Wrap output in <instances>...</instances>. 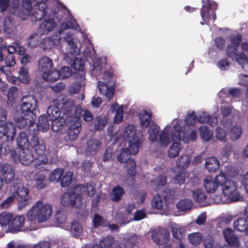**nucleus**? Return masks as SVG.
<instances>
[{"mask_svg":"<svg viewBox=\"0 0 248 248\" xmlns=\"http://www.w3.org/2000/svg\"><path fill=\"white\" fill-rule=\"evenodd\" d=\"M33 126H28L27 133L19 132L17 136L16 143L20 149L31 147L34 150L36 155H43L46 150V146L43 139L38 137V131Z\"/></svg>","mask_w":248,"mask_h":248,"instance_id":"1","label":"nucleus"},{"mask_svg":"<svg viewBox=\"0 0 248 248\" xmlns=\"http://www.w3.org/2000/svg\"><path fill=\"white\" fill-rule=\"evenodd\" d=\"M21 111L16 114V125L20 128H24L27 125L29 119L32 121L36 119L34 112L36 108L37 101L33 95L24 96L21 99Z\"/></svg>","mask_w":248,"mask_h":248,"instance_id":"2","label":"nucleus"},{"mask_svg":"<svg viewBox=\"0 0 248 248\" xmlns=\"http://www.w3.org/2000/svg\"><path fill=\"white\" fill-rule=\"evenodd\" d=\"M224 180L220 183L222 193L229 199L232 202H236L243 199V197L240 194L237 187V184L233 181L228 179L224 173Z\"/></svg>","mask_w":248,"mask_h":248,"instance_id":"3","label":"nucleus"},{"mask_svg":"<svg viewBox=\"0 0 248 248\" xmlns=\"http://www.w3.org/2000/svg\"><path fill=\"white\" fill-rule=\"evenodd\" d=\"M48 12L50 14L49 16H54L57 13L54 10V1L50 3L48 6L45 2H42L36 6H33L30 12L31 13L32 20L34 21H40Z\"/></svg>","mask_w":248,"mask_h":248,"instance_id":"4","label":"nucleus"},{"mask_svg":"<svg viewBox=\"0 0 248 248\" xmlns=\"http://www.w3.org/2000/svg\"><path fill=\"white\" fill-rule=\"evenodd\" d=\"M13 196L18 201L19 208H23L29 203V189L23 186L20 180H16L13 183Z\"/></svg>","mask_w":248,"mask_h":248,"instance_id":"5","label":"nucleus"},{"mask_svg":"<svg viewBox=\"0 0 248 248\" xmlns=\"http://www.w3.org/2000/svg\"><path fill=\"white\" fill-rule=\"evenodd\" d=\"M131 153L126 148L123 149L120 153L119 156H117V159L121 163H126L125 168H126V175L131 179H134L136 174V163L133 158H130Z\"/></svg>","mask_w":248,"mask_h":248,"instance_id":"6","label":"nucleus"},{"mask_svg":"<svg viewBox=\"0 0 248 248\" xmlns=\"http://www.w3.org/2000/svg\"><path fill=\"white\" fill-rule=\"evenodd\" d=\"M174 131L171 133V141L172 144L168 151V155L170 158H174L178 156L181 149L180 144L181 140V127L178 124H176L173 127Z\"/></svg>","mask_w":248,"mask_h":248,"instance_id":"7","label":"nucleus"},{"mask_svg":"<svg viewBox=\"0 0 248 248\" xmlns=\"http://www.w3.org/2000/svg\"><path fill=\"white\" fill-rule=\"evenodd\" d=\"M202 2L203 5L201 10V15L203 21L205 23L208 22L212 16L213 20H215L216 19L215 11L217 7V3L211 0H206L205 3H204V0H202Z\"/></svg>","mask_w":248,"mask_h":248,"instance_id":"8","label":"nucleus"},{"mask_svg":"<svg viewBox=\"0 0 248 248\" xmlns=\"http://www.w3.org/2000/svg\"><path fill=\"white\" fill-rule=\"evenodd\" d=\"M73 120L68 123V129L67 135L65 137L66 140L73 141L76 140L81 130V124L80 122V117H73Z\"/></svg>","mask_w":248,"mask_h":248,"instance_id":"9","label":"nucleus"},{"mask_svg":"<svg viewBox=\"0 0 248 248\" xmlns=\"http://www.w3.org/2000/svg\"><path fill=\"white\" fill-rule=\"evenodd\" d=\"M16 133V128L13 123L0 121V139L5 136L7 140L13 141Z\"/></svg>","mask_w":248,"mask_h":248,"instance_id":"10","label":"nucleus"},{"mask_svg":"<svg viewBox=\"0 0 248 248\" xmlns=\"http://www.w3.org/2000/svg\"><path fill=\"white\" fill-rule=\"evenodd\" d=\"M151 237L158 245L167 244L170 239V232L165 228L155 230L152 232Z\"/></svg>","mask_w":248,"mask_h":248,"instance_id":"11","label":"nucleus"},{"mask_svg":"<svg viewBox=\"0 0 248 248\" xmlns=\"http://www.w3.org/2000/svg\"><path fill=\"white\" fill-rule=\"evenodd\" d=\"M224 180L223 175L221 173L217 175L214 180L212 177L207 176L204 179V188L208 193H214L220 186L221 182Z\"/></svg>","mask_w":248,"mask_h":248,"instance_id":"12","label":"nucleus"},{"mask_svg":"<svg viewBox=\"0 0 248 248\" xmlns=\"http://www.w3.org/2000/svg\"><path fill=\"white\" fill-rule=\"evenodd\" d=\"M223 235L228 245H224L221 247L217 248H223L225 246H229L230 248H238L240 247L239 238L232 229L228 228L225 229L223 232Z\"/></svg>","mask_w":248,"mask_h":248,"instance_id":"13","label":"nucleus"},{"mask_svg":"<svg viewBox=\"0 0 248 248\" xmlns=\"http://www.w3.org/2000/svg\"><path fill=\"white\" fill-rule=\"evenodd\" d=\"M37 207L38 222L42 223L47 220L51 216L52 208L50 205H44L41 201H38L36 203Z\"/></svg>","mask_w":248,"mask_h":248,"instance_id":"14","label":"nucleus"},{"mask_svg":"<svg viewBox=\"0 0 248 248\" xmlns=\"http://www.w3.org/2000/svg\"><path fill=\"white\" fill-rule=\"evenodd\" d=\"M25 218L23 216L17 215L15 217L9 225V228L13 233L27 231L29 228L25 226Z\"/></svg>","mask_w":248,"mask_h":248,"instance_id":"15","label":"nucleus"},{"mask_svg":"<svg viewBox=\"0 0 248 248\" xmlns=\"http://www.w3.org/2000/svg\"><path fill=\"white\" fill-rule=\"evenodd\" d=\"M35 119L31 121V119H29L27 121V125L28 126H33L36 127L38 130V134L39 131H41L43 132H46L49 128V119L48 117L46 116L45 114L40 115L38 120V123H35Z\"/></svg>","mask_w":248,"mask_h":248,"instance_id":"16","label":"nucleus"},{"mask_svg":"<svg viewBox=\"0 0 248 248\" xmlns=\"http://www.w3.org/2000/svg\"><path fill=\"white\" fill-rule=\"evenodd\" d=\"M19 4V0H0V12L8 10L11 14L15 15L18 11Z\"/></svg>","mask_w":248,"mask_h":248,"instance_id":"17","label":"nucleus"},{"mask_svg":"<svg viewBox=\"0 0 248 248\" xmlns=\"http://www.w3.org/2000/svg\"><path fill=\"white\" fill-rule=\"evenodd\" d=\"M65 117L63 116L58 118H53V119L50 122H51V129L53 131L57 132L60 131L62 129L63 127L67 124L68 125V122L73 120L72 115H67L64 114Z\"/></svg>","mask_w":248,"mask_h":248,"instance_id":"18","label":"nucleus"},{"mask_svg":"<svg viewBox=\"0 0 248 248\" xmlns=\"http://www.w3.org/2000/svg\"><path fill=\"white\" fill-rule=\"evenodd\" d=\"M38 71L46 76L53 68L52 60L49 57L44 56L38 60Z\"/></svg>","mask_w":248,"mask_h":248,"instance_id":"19","label":"nucleus"},{"mask_svg":"<svg viewBox=\"0 0 248 248\" xmlns=\"http://www.w3.org/2000/svg\"><path fill=\"white\" fill-rule=\"evenodd\" d=\"M33 180L37 190L45 189L48 184L46 174L44 170H39L35 173L33 176Z\"/></svg>","mask_w":248,"mask_h":248,"instance_id":"20","label":"nucleus"},{"mask_svg":"<svg viewBox=\"0 0 248 248\" xmlns=\"http://www.w3.org/2000/svg\"><path fill=\"white\" fill-rule=\"evenodd\" d=\"M56 26V22L53 18H48L43 21L39 25L38 31L41 35H46L52 31Z\"/></svg>","mask_w":248,"mask_h":248,"instance_id":"21","label":"nucleus"},{"mask_svg":"<svg viewBox=\"0 0 248 248\" xmlns=\"http://www.w3.org/2000/svg\"><path fill=\"white\" fill-rule=\"evenodd\" d=\"M31 147L24 148L19 150V161L25 166L29 165L34 159Z\"/></svg>","mask_w":248,"mask_h":248,"instance_id":"22","label":"nucleus"},{"mask_svg":"<svg viewBox=\"0 0 248 248\" xmlns=\"http://www.w3.org/2000/svg\"><path fill=\"white\" fill-rule=\"evenodd\" d=\"M48 0H22V6L23 9V13L25 16V19L30 15L31 9L33 6H36L37 5L41 4L42 2L46 3L47 6L49 3Z\"/></svg>","mask_w":248,"mask_h":248,"instance_id":"23","label":"nucleus"},{"mask_svg":"<svg viewBox=\"0 0 248 248\" xmlns=\"http://www.w3.org/2000/svg\"><path fill=\"white\" fill-rule=\"evenodd\" d=\"M48 0H22V6L23 9V13L25 16V19L30 15L31 9L33 6H36L37 5L41 4L42 2L46 3L47 6L49 3Z\"/></svg>","mask_w":248,"mask_h":248,"instance_id":"24","label":"nucleus"},{"mask_svg":"<svg viewBox=\"0 0 248 248\" xmlns=\"http://www.w3.org/2000/svg\"><path fill=\"white\" fill-rule=\"evenodd\" d=\"M222 115V119L221 121V124L225 128H230L232 124V117L231 116L232 108L229 107H223L221 109Z\"/></svg>","mask_w":248,"mask_h":248,"instance_id":"25","label":"nucleus"},{"mask_svg":"<svg viewBox=\"0 0 248 248\" xmlns=\"http://www.w3.org/2000/svg\"><path fill=\"white\" fill-rule=\"evenodd\" d=\"M73 40V33L70 32L67 33L64 36V40L68 46V51L74 56H76L79 54L80 50Z\"/></svg>","mask_w":248,"mask_h":248,"instance_id":"26","label":"nucleus"},{"mask_svg":"<svg viewBox=\"0 0 248 248\" xmlns=\"http://www.w3.org/2000/svg\"><path fill=\"white\" fill-rule=\"evenodd\" d=\"M1 172L6 183H10L14 180L15 170L12 165L5 163L1 166Z\"/></svg>","mask_w":248,"mask_h":248,"instance_id":"27","label":"nucleus"},{"mask_svg":"<svg viewBox=\"0 0 248 248\" xmlns=\"http://www.w3.org/2000/svg\"><path fill=\"white\" fill-rule=\"evenodd\" d=\"M129 146L127 148L132 155H136L142 143V136L128 139Z\"/></svg>","mask_w":248,"mask_h":248,"instance_id":"28","label":"nucleus"},{"mask_svg":"<svg viewBox=\"0 0 248 248\" xmlns=\"http://www.w3.org/2000/svg\"><path fill=\"white\" fill-rule=\"evenodd\" d=\"M98 87L100 93L104 95L107 99L109 100L113 96L114 88L111 86H108L106 83L101 81L98 82Z\"/></svg>","mask_w":248,"mask_h":248,"instance_id":"29","label":"nucleus"},{"mask_svg":"<svg viewBox=\"0 0 248 248\" xmlns=\"http://www.w3.org/2000/svg\"><path fill=\"white\" fill-rule=\"evenodd\" d=\"M77 198L74 194L64 193L61 197V202L62 204L65 207H75Z\"/></svg>","mask_w":248,"mask_h":248,"instance_id":"30","label":"nucleus"},{"mask_svg":"<svg viewBox=\"0 0 248 248\" xmlns=\"http://www.w3.org/2000/svg\"><path fill=\"white\" fill-rule=\"evenodd\" d=\"M205 166L209 172H214L219 169L220 164L217 158L211 156L206 159Z\"/></svg>","mask_w":248,"mask_h":248,"instance_id":"31","label":"nucleus"},{"mask_svg":"<svg viewBox=\"0 0 248 248\" xmlns=\"http://www.w3.org/2000/svg\"><path fill=\"white\" fill-rule=\"evenodd\" d=\"M86 145V151L91 155H95L100 148L101 143L97 140L91 139L87 141Z\"/></svg>","mask_w":248,"mask_h":248,"instance_id":"32","label":"nucleus"},{"mask_svg":"<svg viewBox=\"0 0 248 248\" xmlns=\"http://www.w3.org/2000/svg\"><path fill=\"white\" fill-rule=\"evenodd\" d=\"M191 158L188 155H182L176 161V166L180 170H183L188 167Z\"/></svg>","mask_w":248,"mask_h":248,"instance_id":"33","label":"nucleus"},{"mask_svg":"<svg viewBox=\"0 0 248 248\" xmlns=\"http://www.w3.org/2000/svg\"><path fill=\"white\" fill-rule=\"evenodd\" d=\"M140 123L142 128L148 127L152 122V113L144 110L140 115Z\"/></svg>","mask_w":248,"mask_h":248,"instance_id":"34","label":"nucleus"},{"mask_svg":"<svg viewBox=\"0 0 248 248\" xmlns=\"http://www.w3.org/2000/svg\"><path fill=\"white\" fill-rule=\"evenodd\" d=\"M234 229L239 232H245L246 234V231L248 228L247 220L244 217L238 218L237 220L233 222Z\"/></svg>","mask_w":248,"mask_h":248,"instance_id":"35","label":"nucleus"},{"mask_svg":"<svg viewBox=\"0 0 248 248\" xmlns=\"http://www.w3.org/2000/svg\"><path fill=\"white\" fill-rule=\"evenodd\" d=\"M81 115L86 122H91L93 119V114L89 110L85 109H82L81 108H77L75 110V115H72L76 117L79 116L80 117Z\"/></svg>","mask_w":248,"mask_h":248,"instance_id":"36","label":"nucleus"},{"mask_svg":"<svg viewBox=\"0 0 248 248\" xmlns=\"http://www.w3.org/2000/svg\"><path fill=\"white\" fill-rule=\"evenodd\" d=\"M200 135L201 139L204 141L210 140L213 137V132L205 125L199 128Z\"/></svg>","mask_w":248,"mask_h":248,"instance_id":"37","label":"nucleus"},{"mask_svg":"<svg viewBox=\"0 0 248 248\" xmlns=\"http://www.w3.org/2000/svg\"><path fill=\"white\" fill-rule=\"evenodd\" d=\"M136 127L134 124H128L124 132V136L126 139H131L135 137L142 136V134H137Z\"/></svg>","mask_w":248,"mask_h":248,"instance_id":"38","label":"nucleus"},{"mask_svg":"<svg viewBox=\"0 0 248 248\" xmlns=\"http://www.w3.org/2000/svg\"><path fill=\"white\" fill-rule=\"evenodd\" d=\"M170 229L173 237L176 240L181 241L182 234L184 232V228L174 223L171 224Z\"/></svg>","mask_w":248,"mask_h":248,"instance_id":"39","label":"nucleus"},{"mask_svg":"<svg viewBox=\"0 0 248 248\" xmlns=\"http://www.w3.org/2000/svg\"><path fill=\"white\" fill-rule=\"evenodd\" d=\"M160 130L159 126L156 124H155L152 121V124L149 127L148 132L149 134V139L151 141H155L157 138L158 134Z\"/></svg>","mask_w":248,"mask_h":248,"instance_id":"40","label":"nucleus"},{"mask_svg":"<svg viewBox=\"0 0 248 248\" xmlns=\"http://www.w3.org/2000/svg\"><path fill=\"white\" fill-rule=\"evenodd\" d=\"M60 78H61L60 71L53 69V68L46 76H43V78L45 80L51 82L57 80Z\"/></svg>","mask_w":248,"mask_h":248,"instance_id":"41","label":"nucleus"},{"mask_svg":"<svg viewBox=\"0 0 248 248\" xmlns=\"http://www.w3.org/2000/svg\"><path fill=\"white\" fill-rule=\"evenodd\" d=\"M125 193L123 188L120 186H117L113 188L111 192V201L118 202L121 200L122 196Z\"/></svg>","mask_w":248,"mask_h":248,"instance_id":"42","label":"nucleus"},{"mask_svg":"<svg viewBox=\"0 0 248 248\" xmlns=\"http://www.w3.org/2000/svg\"><path fill=\"white\" fill-rule=\"evenodd\" d=\"M93 224L94 228L107 227L108 225V222L101 215L97 214H95L93 216Z\"/></svg>","mask_w":248,"mask_h":248,"instance_id":"43","label":"nucleus"},{"mask_svg":"<svg viewBox=\"0 0 248 248\" xmlns=\"http://www.w3.org/2000/svg\"><path fill=\"white\" fill-rule=\"evenodd\" d=\"M55 45L53 37H46L41 39L40 47L43 50L51 49Z\"/></svg>","mask_w":248,"mask_h":248,"instance_id":"44","label":"nucleus"},{"mask_svg":"<svg viewBox=\"0 0 248 248\" xmlns=\"http://www.w3.org/2000/svg\"><path fill=\"white\" fill-rule=\"evenodd\" d=\"M46 112L50 121L52 120L53 118H58L61 117V111L55 105L49 106L47 108Z\"/></svg>","mask_w":248,"mask_h":248,"instance_id":"45","label":"nucleus"},{"mask_svg":"<svg viewBox=\"0 0 248 248\" xmlns=\"http://www.w3.org/2000/svg\"><path fill=\"white\" fill-rule=\"evenodd\" d=\"M63 169L57 168L53 170L49 174L48 180L51 182H59L61 176L63 175Z\"/></svg>","mask_w":248,"mask_h":248,"instance_id":"46","label":"nucleus"},{"mask_svg":"<svg viewBox=\"0 0 248 248\" xmlns=\"http://www.w3.org/2000/svg\"><path fill=\"white\" fill-rule=\"evenodd\" d=\"M192 206L191 200L188 199L181 200L176 204L177 209L180 211L190 210Z\"/></svg>","mask_w":248,"mask_h":248,"instance_id":"47","label":"nucleus"},{"mask_svg":"<svg viewBox=\"0 0 248 248\" xmlns=\"http://www.w3.org/2000/svg\"><path fill=\"white\" fill-rule=\"evenodd\" d=\"M41 35L38 33L31 34L28 38V44L29 47L34 48L37 46H40L41 43Z\"/></svg>","mask_w":248,"mask_h":248,"instance_id":"48","label":"nucleus"},{"mask_svg":"<svg viewBox=\"0 0 248 248\" xmlns=\"http://www.w3.org/2000/svg\"><path fill=\"white\" fill-rule=\"evenodd\" d=\"M188 239L191 244L194 246H198L202 241V235L199 232L192 233L188 234Z\"/></svg>","mask_w":248,"mask_h":248,"instance_id":"49","label":"nucleus"},{"mask_svg":"<svg viewBox=\"0 0 248 248\" xmlns=\"http://www.w3.org/2000/svg\"><path fill=\"white\" fill-rule=\"evenodd\" d=\"M192 196L195 202L202 203L206 200V196L204 191L201 189H196L193 191Z\"/></svg>","mask_w":248,"mask_h":248,"instance_id":"50","label":"nucleus"},{"mask_svg":"<svg viewBox=\"0 0 248 248\" xmlns=\"http://www.w3.org/2000/svg\"><path fill=\"white\" fill-rule=\"evenodd\" d=\"M19 80L22 83L28 84L31 80L29 71L27 68L22 67L19 71Z\"/></svg>","mask_w":248,"mask_h":248,"instance_id":"51","label":"nucleus"},{"mask_svg":"<svg viewBox=\"0 0 248 248\" xmlns=\"http://www.w3.org/2000/svg\"><path fill=\"white\" fill-rule=\"evenodd\" d=\"M162 195L166 204L168 205L173 201L175 196V192L171 189L166 188L162 192Z\"/></svg>","mask_w":248,"mask_h":248,"instance_id":"52","label":"nucleus"},{"mask_svg":"<svg viewBox=\"0 0 248 248\" xmlns=\"http://www.w3.org/2000/svg\"><path fill=\"white\" fill-rule=\"evenodd\" d=\"M167 181V177L166 174L165 173H162L159 174L156 178L152 180V183L154 186L159 187L166 185Z\"/></svg>","mask_w":248,"mask_h":248,"instance_id":"53","label":"nucleus"},{"mask_svg":"<svg viewBox=\"0 0 248 248\" xmlns=\"http://www.w3.org/2000/svg\"><path fill=\"white\" fill-rule=\"evenodd\" d=\"M72 67L76 71H83L85 69L84 62L81 59L74 57L70 62Z\"/></svg>","mask_w":248,"mask_h":248,"instance_id":"54","label":"nucleus"},{"mask_svg":"<svg viewBox=\"0 0 248 248\" xmlns=\"http://www.w3.org/2000/svg\"><path fill=\"white\" fill-rule=\"evenodd\" d=\"M113 242L114 238L111 235L102 238L99 243V245L94 244L93 245H97L98 248H110Z\"/></svg>","mask_w":248,"mask_h":248,"instance_id":"55","label":"nucleus"},{"mask_svg":"<svg viewBox=\"0 0 248 248\" xmlns=\"http://www.w3.org/2000/svg\"><path fill=\"white\" fill-rule=\"evenodd\" d=\"M152 205L154 208L157 210H160L163 209L164 201L160 195L156 194L154 197L152 201Z\"/></svg>","mask_w":248,"mask_h":248,"instance_id":"56","label":"nucleus"},{"mask_svg":"<svg viewBox=\"0 0 248 248\" xmlns=\"http://www.w3.org/2000/svg\"><path fill=\"white\" fill-rule=\"evenodd\" d=\"M3 30L5 33L11 34L13 31V25L12 23V20L8 16L4 18L3 22Z\"/></svg>","mask_w":248,"mask_h":248,"instance_id":"57","label":"nucleus"},{"mask_svg":"<svg viewBox=\"0 0 248 248\" xmlns=\"http://www.w3.org/2000/svg\"><path fill=\"white\" fill-rule=\"evenodd\" d=\"M216 137L217 139L223 142L227 140V132L220 126H217L216 130Z\"/></svg>","mask_w":248,"mask_h":248,"instance_id":"58","label":"nucleus"},{"mask_svg":"<svg viewBox=\"0 0 248 248\" xmlns=\"http://www.w3.org/2000/svg\"><path fill=\"white\" fill-rule=\"evenodd\" d=\"M12 219L13 215L11 214L2 213L0 214V224L2 226L9 225Z\"/></svg>","mask_w":248,"mask_h":248,"instance_id":"59","label":"nucleus"},{"mask_svg":"<svg viewBox=\"0 0 248 248\" xmlns=\"http://www.w3.org/2000/svg\"><path fill=\"white\" fill-rule=\"evenodd\" d=\"M38 212L37 207L35 204L27 213L28 221L34 222L36 219L38 220Z\"/></svg>","mask_w":248,"mask_h":248,"instance_id":"60","label":"nucleus"},{"mask_svg":"<svg viewBox=\"0 0 248 248\" xmlns=\"http://www.w3.org/2000/svg\"><path fill=\"white\" fill-rule=\"evenodd\" d=\"M72 177L73 172L71 171L67 172L61 179V186L63 187H68L71 183Z\"/></svg>","mask_w":248,"mask_h":248,"instance_id":"61","label":"nucleus"},{"mask_svg":"<svg viewBox=\"0 0 248 248\" xmlns=\"http://www.w3.org/2000/svg\"><path fill=\"white\" fill-rule=\"evenodd\" d=\"M242 133V130L241 127L236 125L233 126L231 130V139L233 140H238Z\"/></svg>","mask_w":248,"mask_h":248,"instance_id":"62","label":"nucleus"},{"mask_svg":"<svg viewBox=\"0 0 248 248\" xmlns=\"http://www.w3.org/2000/svg\"><path fill=\"white\" fill-rule=\"evenodd\" d=\"M108 119L107 117H98L97 123L95 124V129L96 130H103L108 123Z\"/></svg>","mask_w":248,"mask_h":248,"instance_id":"63","label":"nucleus"},{"mask_svg":"<svg viewBox=\"0 0 248 248\" xmlns=\"http://www.w3.org/2000/svg\"><path fill=\"white\" fill-rule=\"evenodd\" d=\"M138 242V238L135 234L129 237L124 243V246L127 248H133L136 246Z\"/></svg>","mask_w":248,"mask_h":248,"instance_id":"64","label":"nucleus"}]
</instances>
